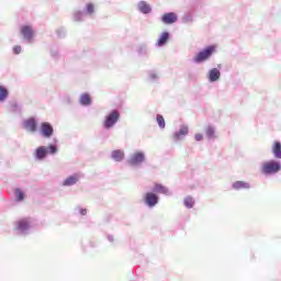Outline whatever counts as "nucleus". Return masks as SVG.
I'll use <instances>...</instances> for the list:
<instances>
[{"instance_id":"nucleus-35","label":"nucleus","mask_w":281,"mask_h":281,"mask_svg":"<svg viewBox=\"0 0 281 281\" xmlns=\"http://www.w3.org/2000/svg\"><path fill=\"white\" fill-rule=\"evenodd\" d=\"M50 56H52V58H58V56H59V53H58V49H56V48H53V49H50Z\"/></svg>"},{"instance_id":"nucleus-10","label":"nucleus","mask_w":281,"mask_h":281,"mask_svg":"<svg viewBox=\"0 0 281 281\" xmlns=\"http://www.w3.org/2000/svg\"><path fill=\"white\" fill-rule=\"evenodd\" d=\"M23 128H25V131H29V133H36L38 131V122L36 121V117L31 116L24 120Z\"/></svg>"},{"instance_id":"nucleus-30","label":"nucleus","mask_w":281,"mask_h":281,"mask_svg":"<svg viewBox=\"0 0 281 281\" xmlns=\"http://www.w3.org/2000/svg\"><path fill=\"white\" fill-rule=\"evenodd\" d=\"M14 194L15 201H18L19 203L25 200V193L21 189H15Z\"/></svg>"},{"instance_id":"nucleus-20","label":"nucleus","mask_w":281,"mask_h":281,"mask_svg":"<svg viewBox=\"0 0 281 281\" xmlns=\"http://www.w3.org/2000/svg\"><path fill=\"white\" fill-rule=\"evenodd\" d=\"M168 41H170V33L168 31H165L159 36L156 45H157V47H164V45H166L168 43Z\"/></svg>"},{"instance_id":"nucleus-17","label":"nucleus","mask_w":281,"mask_h":281,"mask_svg":"<svg viewBox=\"0 0 281 281\" xmlns=\"http://www.w3.org/2000/svg\"><path fill=\"white\" fill-rule=\"evenodd\" d=\"M151 192L155 194H165L166 196H170V194H172L170 193V190L161 183H155Z\"/></svg>"},{"instance_id":"nucleus-4","label":"nucleus","mask_w":281,"mask_h":281,"mask_svg":"<svg viewBox=\"0 0 281 281\" xmlns=\"http://www.w3.org/2000/svg\"><path fill=\"white\" fill-rule=\"evenodd\" d=\"M117 122H120V110L114 109L105 115L103 121V128L105 131H111V128H113Z\"/></svg>"},{"instance_id":"nucleus-25","label":"nucleus","mask_w":281,"mask_h":281,"mask_svg":"<svg viewBox=\"0 0 281 281\" xmlns=\"http://www.w3.org/2000/svg\"><path fill=\"white\" fill-rule=\"evenodd\" d=\"M137 54L138 56H148V54H150V50L148 49V45L139 44L137 47Z\"/></svg>"},{"instance_id":"nucleus-16","label":"nucleus","mask_w":281,"mask_h":281,"mask_svg":"<svg viewBox=\"0 0 281 281\" xmlns=\"http://www.w3.org/2000/svg\"><path fill=\"white\" fill-rule=\"evenodd\" d=\"M78 181H80V176L78 173H75V175L66 178L63 181L61 186H64V188H71V186H76V183H78Z\"/></svg>"},{"instance_id":"nucleus-32","label":"nucleus","mask_w":281,"mask_h":281,"mask_svg":"<svg viewBox=\"0 0 281 281\" xmlns=\"http://www.w3.org/2000/svg\"><path fill=\"white\" fill-rule=\"evenodd\" d=\"M11 111L12 113H21V111H23V105L14 102L11 104Z\"/></svg>"},{"instance_id":"nucleus-23","label":"nucleus","mask_w":281,"mask_h":281,"mask_svg":"<svg viewBox=\"0 0 281 281\" xmlns=\"http://www.w3.org/2000/svg\"><path fill=\"white\" fill-rule=\"evenodd\" d=\"M79 104H81V106H91V95L89 93L81 94Z\"/></svg>"},{"instance_id":"nucleus-7","label":"nucleus","mask_w":281,"mask_h":281,"mask_svg":"<svg viewBox=\"0 0 281 281\" xmlns=\"http://www.w3.org/2000/svg\"><path fill=\"white\" fill-rule=\"evenodd\" d=\"M144 204L153 210V207H156L159 204V195L157 193L147 192L143 196Z\"/></svg>"},{"instance_id":"nucleus-28","label":"nucleus","mask_w":281,"mask_h":281,"mask_svg":"<svg viewBox=\"0 0 281 281\" xmlns=\"http://www.w3.org/2000/svg\"><path fill=\"white\" fill-rule=\"evenodd\" d=\"M183 205L188 210H192L194 207V198L192 196L184 198Z\"/></svg>"},{"instance_id":"nucleus-11","label":"nucleus","mask_w":281,"mask_h":281,"mask_svg":"<svg viewBox=\"0 0 281 281\" xmlns=\"http://www.w3.org/2000/svg\"><path fill=\"white\" fill-rule=\"evenodd\" d=\"M161 21L165 25H172L179 21V15L175 12H167L162 14Z\"/></svg>"},{"instance_id":"nucleus-36","label":"nucleus","mask_w":281,"mask_h":281,"mask_svg":"<svg viewBox=\"0 0 281 281\" xmlns=\"http://www.w3.org/2000/svg\"><path fill=\"white\" fill-rule=\"evenodd\" d=\"M76 210H78V212H79V214H80L81 216H87V209L78 207V209H76Z\"/></svg>"},{"instance_id":"nucleus-1","label":"nucleus","mask_w":281,"mask_h":281,"mask_svg":"<svg viewBox=\"0 0 281 281\" xmlns=\"http://www.w3.org/2000/svg\"><path fill=\"white\" fill-rule=\"evenodd\" d=\"M48 155H58V145L49 144L48 146H40L34 151L36 161H44V159H47Z\"/></svg>"},{"instance_id":"nucleus-15","label":"nucleus","mask_w":281,"mask_h":281,"mask_svg":"<svg viewBox=\"0 0 281 281\" xmlns=\"http://www.w3.org/2000/svg\"><path fill=\"white\" fill-rule=\"evenodd\" d=\"M181 23L184 25H192V23H194V9H190L183 13Z\"/></svg>"},{"instance_id":"nucleus-38","label":"nucleus","mask_w":281,"mask_h":281,"mask_svg":"<svg viewBox=\"0 0 281 281\" xmlns=\"http://www.w3.org/2000/svg\"><path fill=\"white\" fill-rule=\"evenodd\" d=\"M108 240H109V243H113V240H114L113 235H108Z\"/></svg>"},{"instance_id":"nucleus-37","label":"nucleus","mask_w":281,"mask_h":281,"mask_svg":"<svg viewBox=\"0 0 281 281\" xmlns=\"http://www.w3.org/2000/svg\"><path fill=\"white\" fill-rule=\"evenodd\" d=\"M194 139H195V142H202L203 140V134H195Z\"/></svg>"},{"instance_id":"nucleus-13","label":"nucleus","mask_w":281,"mask_h":281,"mask_svg":"<svg viewBox=\"0 0 281 281\" xmlns=\"http://www.w3.org/2000/svg\"><path fill=\"white\" fill-rule=\"evenodd\" d=\"M147 82L150 85H159V82H161V75L157 70L147 71Z\"/></svg>"},{"instance_id":"nucleus-14","label":"nucleus","mask_w":281,"mask_h":281,"mask_svg":"<svg viewBox=\"0 0 281 281\" xmlns=\"http://www.w3.org/2000/svg\"><path fill=\"white\" fill-rule=\"evenodd\" d=\"M206 78L209 82H218L221 80V69L218 68H212L209 70Z\"/></svg>"},{"instance_id":"nucleus-2","label":"nucleus","mask_w":281,"mask_h":281,"mask_svg":"<svg viewBox=\"0 0 281 281\" xmlns=\"http://www.w3.org/2000/svg\"><path fill=\"white\" fill-rule=\"evenodd\" d=\"M214 54H216V45H207L196 53V55L193 57V63H195V65L207 63V60H210V58L214 56Z\"/></svg>"},{"instance_id":"nucleus-18","label":"nucleus","mask_w":281,"mask_h":281,"mask_svg":"<svg viewBox=\"0 0 281 281\" xmlns=\"http://www.w3.org/2000/svg\"><path fill=\"white\" fill-rule=\"evenodd\" d=\"M137 10L140 14H150L153 12V7L148 2L142 0L137 3Z\"/></svg>"},{"instance_id":"nucleus-24","label":"nucleus","mask_w":281,"mask_h":281,"mask_svg":"<svg viewBox=\"0 0 281 281\" xmlns=\"http://www.w3.org/2000/svg\"><path fill=\"white\" fill-rule=\"evenodd\" d=\"M10 98V90L5 86H0V102H5Z\"/></svg>"},{"instance_id":"nucleus-19","label":"nucleus","mask_w":281,"mask_h":281,"mask_svg":"<svg viewBox=\"0 0 281 281\" xmlns=\"http://www.w3.org/2000/svg\"><path fill=\"white\" fill-rule=\"evenodd\" d=\"M124 157H125V154H124V150L122 149H115L111 153V159H113V161H116L119 164L124 161Z\"/></svg>"},{"instance_id":"nucleus-31","label":"nucleus","mask_w":281,"mask_h":281,"mask_svg":"<svg viewBox=\"0 0 281 281\" xmlns=\"http://www.w3.org/2000/svg\"><path fill=\"white\" fill-rule=\"evenodd\" d=\"M86 16H91V14H93L95 12V7L93 5V3H88L86 5V10H83Z\"/></svg>"},{"instance_id":"nucleus-29","label":"nucleus","mask_w":281,"mask_h":281,"mask_svg":"<svg viewBox=\"0 0 281 281\" xmlns=\"http://www.w3.org/2000/svg\"><path fill=\"white\" fill-rule=\"evenodd\" d=\"M156 122H157L159 128H161V130L166 128V119H164V115L157 114Z\"/></svg>"},{"instance_id":"nucleus-8","label":"nucleus","mask_w":281,"mask_h":281,"mask_svg":"<svg viewBox=\"0 0 281 281\" xmlns=\"http://www.w3.org/2000/svg\"><path fill=\"white\" fill-rule=\"evenodd\" d=\"M40 135H42L44 139L54 137V125L49 122H42L40 125Z\"/></svg>"},{"instance_id":"nucleus-5","label":"nucleus","mask_w":281,"mask_h":281,"mask_svg":"<svg viewBox=\"0 0 281 281\" xmlns=\"http://www.w3.org/2000/svg\"><path fill=\"white\" fill-rule=\"evenodd\" d=\"M15 229L21 236H27V234H30V229H32V220L26 217L18 221Z\"/></svg>"},{"instance_id":"nucleus-33","label":"nucleus","mask_w":281,"mask_h":281,"mask_svg":"<svg viewBox=\"0 0 281 281\" xmlns=\"http://www.w3.org/2000/svg\"><path fill=\"white\" fill-rule=\"evenodd\" d=\"M56 34L58 38H65V36H67V30H65V27H59L57 29Z\"/></svg>"},{"instance_id":"nucleus-9","label":"nucleus","mask_w":281,"mask_h":281,"mask_svg":"<svg viewBox=\"0 0 281 281\" xmlns=\"http://www.w3.org/2000/svg\"><path fill=\"white\" fill-rule=\"evenodd\" d=\"M190 133V127H188V125H180L179 131H176L172 134V140L173 142H181V139H186V137H188V134Z\"/></svg>"},{"instance_id":"nucleus-12","label":"nucleus","mask_w":281,"mask_h":281,"mask_svg":"<svg viewBox=\"0 0 281 281\" xmlns=\"http://www.w3.org/2000/svg\"><path fill=\"white\" fill-rule=\"evenodd\" d=\"M21 34L26 43H32V41L34 40V30L30 25L22 26Z\"/></svg>"},{"instance_id":"nucleus-6","label":"nucleus","mask_w":281,"mask_h":281,"mask_svg":"<svg viewBox=\"0 0 281 281\" xmlns=\"http://www.w3.org/2000/svg\"><path fill=\"white\" fill-rule=\"evenodd\" d=\"M146 161V154L144 151H136L128 156L126 164L133 168L142 166Z\"/></svg>"},{"instance_id":"nucleus-26","label":"nucleus","mask_w":281,"mask_h":281,"mask_svg":"<svg viewBox=\"0 0 281 281\" xmlns=\"http://www.w3.org/2000/svg\"><path fill=\"white\" fill-rule=\"evenodd\" d=\"M85 19H87V13H85V11H76L74 13V21H76L77 23H80V21H85Z\"/></svg>"},{"instance_id":"nucleus-21","label":"nucleus","mask_w":281,"mask_h":281,"mask_svg":"<svg viewBox=\"0 0 281 281\" xmlns=\"http://www.w3.org/2000/svg\"><path fill=\"white\" fill-rule=\"evenodd\" d=\"M233 190H249V188H251V184H249V182H245V181H235L232 184Z\"/></svg>"},{"instance_id":"nucleus-3","label":"nucleus","mask_w":281,"mask_h":281,"mask_svg":"<svg viewBox=\"0 0 281 281\" xmlns=\"http://www.w3.org/2000/svg\"><path fill=\"white\" fill-rule=\"evenodd\" d=\"M281 170V162L280 160L271 159L268 161H265L261 166V173L266 177H269L271 175H278Z\"/></svg>"},{"instance_id":"nucleus-34","label":"nucleus","mask_w":281,"mask_h":281,"mask_svg":"<svg viewBox=\"0 0 281 281\" xmlns=\"http://www.w3.org/2000/svg\"><path fill=\"white\" fill-rule=\"evenodd\" d=\"M22 49L23 48L21 47V45H15L13 47V54L19 55V54H21Z\"/></svg>"},{"instance_id":"nucleus-22","label":"nucleus","mask_w":281,"mask_h":281,"mask_svg":"<svg viewBox=\"0 0 281 281\" xmlns=\"http://www.w3.org/2000/svg\"><path fill=\"white\" fill-rule=\"evenodd\" d=\"M272 154L276 159H281V143L276 140L272 145Z\"/></svg>"},{"instance_id":"nucleus-27","label":"nucleus","mask_w":281,"mask_h":281,"mask_svg":"<svg viewBox=\"0 0 281 281\" xmlns=\"http://www.w3.org/2000/svg\"><path fill=\"white\" fill-rule=\"evenodd\" d=\"M205 135L207 137V139H214L216 136V130L214 128V126L209 125L206 131H205Z\"/></svg>"}]
</instances>
